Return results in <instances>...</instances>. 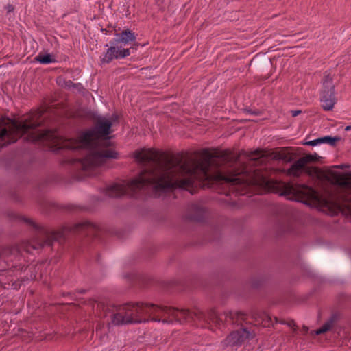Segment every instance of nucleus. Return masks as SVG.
Segmentation results:
<instances>
[{"instance_id":"5701e85b","label":"nucleus","mask_w":351,"mask_h":351,"mask_svg":"<svg viewBox=\"0 0 351 351\" xmlns=\"http://www.w3.org/2000/svg\"><path fill=\"white\" fill-rule=\"evenodd\" d=\"M245 111L248 114L254 115H258L261 113L258 110H252L251 109H245Z\"/></svg>"},{"instance_id":"c85d7f7f","label":"nucleus","mask_w":351,"mask_h":351,"mask_svg":"<svg viewBox=\"0 0 351 351\" xmlns=\"http://www.w3.org/2000/svg\"><path fill=\"white\" fill-rule=\"evenodd\" d=\"M280 323L283 324H287V322L285 321H280Z\"/></svg>"},{"instance_id":"cd10ccee","label":"nucleus","mask_w":351,"mask_h":351,"mask_svg":"<svg viewBox=\"0 0 351 351\" xmlns=\"http://www.w3.org/2000/svg\"><path fill=\"white\" fill-rule=\"evenodd\" d=\"M351 129V126H347L346 130H349Z\"/></svg>"},{"instance_id":"7c9ffc66","label":"nucleus","mask_w":351,"mask_h":351,"mask_svg":"<svg viewBox=\"0 0 351 351\" xmlns=\"http://www.w3.org/2000/svg\"><path fill=\"white\" fill-rule=\"evenodd\" d=\"M344 167V165H341V167H339V168L341 169H343Z\"/></svg>"},{"instance_id":"6ab92c4d","label":"nucleus","mask_w":351,"mask_h":351,"mask_svg":"<svg viewBox=\"0 0 351 351\" xmlns=\"http://www.w3.org/2000/svg\"><path fill=\"white\" fill-rule=\"evenodd\" d=\"M64 84H65V86L69 88H70L71 87L77 88L78 86H81L80 84H74L71 80H68V81L64 82Z\"/></svg>"},{"instance_id":"f03ea898","label":"nucleus","mask_w":351,"mask_h":351,"mask_svg":"<svg viewBox=\"0 0 351 351\" xmlns=\"http://www.w3.org/2000/svg\"><path fill=\"white\" fill-rule=\"evenodd\" d=\"M103 311L104 316L109 317L110 323L114 326L146 323L149 321L169 324L173 323L174 319L180 323L198 322L202 326H205L210 322L220 325L223 322L221 315L214 308L205 313L199 310L191 312L189 310H180L150 303L130 302L119 306H104Z\"/></svg>"},{"instance_id":"39448f33","label":"nucleus","mask_w":351,"mask_h":351,"mask_svg":"<svg viewBox=\"0 0 351 351\" xmlns=\"http://www.w3.org/2000/svg\"><path fill=\"white\" fill-rule=\"evenodd\" d=\"M39 125L38 121L28 119L18 121L7 117L0 118V149L15 143L23 135H27L25 140L27 141L56 143V133L51 130H39L36 128Z\"/></svg>"},{"instance_id":"ddd939ff","label":"nucleus","mask_w":351,"mask_h":351,"mask_svg":"<svg viewBox=\"0 0 351 351\" xmlns=\"http://www.w3.org/2000/svg\"><path fill=\"white\" fill-rule=\"evenodd\" d=\"M276 228L280 234L291 232L293 230V222L289 218L280 219L277 223Z\"/></svg>"},{"instance_id":"f3484780","label":"nucleus","mask_w":351,"mask_h":351,"mask_svg":"<svg viewBox=\"0 0 351 351\" xmlns=\"http://www.w3.org/2000/svg\"><path fill=\"white\" fill-rule=\"evenodd\" d=\"M301 170L302 169H300L298 167L295 166V164L293 163L288 169V174L295 177H298L300 176Z\"/></svg>"},{"instance_id":"20e7f679","label":"nucleus","mask_w":351,"mask_h":351,"mask_svg":"<svg viewBox=\"0 0 351 351\" xmlns=\"http://www.w3.org/2000/svg\"><path fill=\"white\" fill-rule=\"evenodd\" d=\"M13 219L19 220L33 227L36 232L30 241H24L19 245L4 247L0 250V271H5L10 268L21 269V252L23 250L31 253L32 250H39L44 247H51L54 241L61 242L68 232H84L88 235H95L98 231V227L90 222H82L72 226L63 227L58 231H51L47 228L35 223L32 219L19 216L15 213L12 214Z\"/></svg>"},{"instance_id":"a878e982","label":"nucleus","mask_w":351,"mask_h":351,"mask_svg":"<svg viewBox=\"0 0 351 351\" xmlns=\"http://www.w3.org/2000/svg\"><path fill=\"white\" fill-rule=\"evenodd\" d=\"M302 330H303V332H304V333H307V332H308V328L307 326H304L302 327Z\"/></svg>"},{"instance_id":"a211bd4d","label":"nucleus","mask_w":351,"mask_h":351,"mask_svg":"<svg viewBox=\"0 0 351 351\" xmlns=\"http://www.w3.org/2000/svg\"><path fill=\"white\" fill-rule=\"evenodd\" d=\"M306 158L302 157L299 158L298 160H296L295 162V166L298 167L300 169H302L303 167L306 165Z\"/></svg>"},{"instance_id":"7ed1b4c3","label":"nucleus","mask_w":351,"mask_h":351,"mask_svg":"<svg viewBox=\"0 0 351 351\" xmlns=\"http://www.w3.org/2000/svg\"><path fill=\"white\" fill-rule=\"evenodd\" d=\"M112 121L105 117L97 119L93 128L82 133L77 139H69L62 142L60 149L86 150V156L73 162L75 176L82 180L84 176H93L96 167L104 164L107 159L117 158L118 153L108 147V135L111 133Z\"/></svg>"},{"instance_id":"412c9836","label":"nucleus","mask_w":351,"mask_h":351,"mask_svg":"<svg viewBox=\"0 0 351 351\" xmlns=\"http://www.w3.org/2000/svg\"><path fill=\"white\" fill-rule=\"evenodd\" d=\"M304 158H305L306 160V164H307L311 162L316 161L317 155L314 156V155L308 154V155L304 156Z\"/></svg>"},{"instance_id":"0eeeda50","label":"nucleus","mask_w":351,"mask_h":351,"mask_svg":"<svg viewBox=\"0 0 351 351\" xmlns=\"http://www.w3.org/2000/svg\"><path fill=\"white\" fill-rule=\"evenodd\" d=\"M280 187L282 189L280 193L282 195H292L298 200H313L317 198V192L306 184L282 182L280 184Z\"/></svg>"},{"instance_id":"dca6fc26","label":"nucleus","mask_w":351,"mask_h":351,"mask_svg":"<svg viewBox=\"0 0 351 351\" xmlns=\"http://www.w3.org/2000/svg\"><path fill=\"white\" fill-rule=\"evenodd\" d=\"M340 140H341V138L339 136L332 137L330 136H326L320 138L321 143H328L331 145H335L336 142H337Z\"/></svg>"},{"instance_id":"423d86ee","label":"nucleus","mask_w":351,"mask_h":351,"mask_svg":"<svg viewBox=\"0 0 351 351\" xmlns=\"http://www.w3.org/2000/svg\"><path fill=\"white\" fill-rule=\"evenodd\" d=\"M117 38L110 42L111 46L107 49L101 62L110 63L113 59L125 58L130 54V49H122V45H126L130 42L136 40V36L130 29H125L116 34Z\"/></svg>"},{"instance_id":"aec40b11","label":"nucleus","mask_w":351,"mask_h":351,"mask_svg":"<svg viewBox=\"0 0 351 351\" xmlns=\"http://www.w3.org/2000/svg\"><path fill=\"white\" fill-rule=\"evenodd\" d=\"M319 143H321L320 138L313 140V141H307V142L304 143V144L307 145L315 146Z\"/></svg>"},{"instance_id":"f257e3e1","label":"nucleus","mask_w":351,"mask_h":351,"mask_svg":"<svg viewBox=\"0 0 351 351\" xmlns=\"http://www.w3.org/2000/svg\"><path fill=\"white\" fill-rule=\"evenodd\" d=\"M241 156L251 160H258L265 154L261 149L252 152L242 150L239 154L228 150L210 152L208 149L202 152V159L189 163L184 161L180 154L169 155L153 149H141L134 153V158L142 164H151V167L142 171L130 182L123 180L108 186L105 189L106 195L119 197L125 194L136 197L138 192L150 189L157 195L161 193L175 189H189L195 182H217L227 186H234L245 184L247 180L243 171H236L234 173H226L219 171L210 172V167L215 158L225 162L235 163Z\"/></svg>"},{"instance_id":"4be33fe9","label":"nucleus","mask_w":351,"mask_h":351,"mask_svg":"<svg viewBox=\"0 0 351 351\" xmlns=\"http://www.w3.org/2000/svg\"><path fill=\"white\" fill-rule=\"evenodd\" d=\"M287 324L293 328V330L295 331L297 330V326L293 320H291L288 322H287Z\"/></svg>"},{"instance_id":"bb28decb","label":"nucleus","mask_w":351,"mask_h":351,"mask_svg":"<svg viewBox=\"0 0 351 351\" xmlns=\"http://www.w3.org/2000/svg\"><path fill=\"white\" fill-rule=\"evenodd\" d=\"M86 292V291L84 289H82L80 291V293H84Z\"/></svg>"},{"instance_id":"9b49d317","label":"nucleus","mask_w":351,"mask_h":351,"mask_svg":"<svg viewBox=\"0 0 351 351\" xmlns=\"http://www.w3.org/2000/svg\"><path fill=\"white\" fill-rule=\"evenodd\" d=\"M205 214L204 208L197 203L191 204L189 208L188 218L191 220L200 221L203 219Z\"/></svg>"},{"instance_id":"b1692460","label":"nucleus","mask_w":351,"mask_h":351,"mask_svg":"<svg viewBox=\"0 0 351 351\" xmlns=\"http://www.w3.org/2000/svg\"><path fill=\"white\" fill-rule=\"evenodd\" d=\"M301 113H302L301 110H291V114L292 117H293L298 116V114H300Z\"/></svg>"},{"instance_id":"4468645a","label":"nucleus","mask_w":351,"mask_h":351,"mask_svg":"<svg viewBox=\"0 0 351 351\" xmlns=\"http://www.w3.org/2000/svg\"><path fill=\"white\" fill-rule=\"evenodd\" d=\"M338 319V316L336 314H333L329 318V319L318 330L315 331L316 335H321L327 331L331 330L334 326L335 325Z\"/></svg>"},{"instance_id":"9d476101","label":"nucleus","mask_w":351,"mask_h":351,"mask_svg":"<svg viewBox=\"0 0 351 351\" xmlns=\"http://www.w3.org/2000/svg\"><path fill=\"white\" fill-rule=\"evenodd\" d=\"M338 184L343 189L339 197V206L351 213V177H342L338 180Z\"/></svg>"},{"instance_id":"c756f323","label":"nucleus","mask_w":351,"mask_h":351,"mask_svg":"<svg viewBox=\"0 0 351 351\" xmlns=\"http://www.w3.org/2000/svg\"><path fill=\"white\" fill-rule=\"evenodd\" d=\"M266 184H267V186H269V181H267V182H266Z\"/></svg>"},{"instance_id":"6e6552de","label":"nucleus","mask_w":351,"mask_h":351,"mask_svg":"<svg viewBox=\"0 0 351 351\" xmlns=\"http://www.w3.org/2000/svg\"><path fill=\"white\" fill-rule=\"evenodd\" d=\"M322 106L326 111L332 110L336 104L337 99L335 93V85L332 82V77L330 73H324L323 80V88L321 92Z\"/></svg>"},{"instance_id":"f8f14e48","label":"nucleus","mask_w":351,"mask_h":351,"mask_svg":"<svg viewBox=\"0 0 351 351\" xmlns=\"http://www.w3.org/2000/svg\"><path fill=\"white\" fill-rule=\"evenodd\" d=\"M225 322H230L235 324H239L247 319V315L241 311H228L224 312Z\"/></svg>"},{"instance_id":"1a4fd4ad","label":"nucleus","mask_w":351,"mask_h":351,"mask_svg":"<svg viewBox=\"0 0 351 351\" xmlns=\"http://www.w3.org/2000/svg\"><path fill=\"white\" fill-rule=\"evenodd\" d=\"M254 333L251 332L247 328H242L232 332L223 341V346H235L241 345L246 339H252Z\"/></svg>"},{"instance_id":"2eb2a0df","label":"nucleus","mask_w":351,"mask_h":351,"mask_svg":"<svg viewBox=\"0 0 351 351\" xmlns=\"http://www.w3.org/2000/svg\"><path fill=\"white\" fill-rule=\"evenodd\" d=\"M36 61L41 63V64H49L52 62H55V59L51 56V55L47 54H42L39 53L35 58Z\"/></svg>"},{"instance_id":"393cba45","label":"nucleus","mask_w":351,"mask_h":351,"mask_svg":"<svg viewBox=\"0 0 351 351\" xmlns=\"http://www.w3.org/2000/svg\"><path fill=\"white\" fill-rule=\"evenodd\" d=\"M5 8H6L8 12H11L14 11V6L11 4H8L6 5Z\"/></svg>"}]
</instances>
